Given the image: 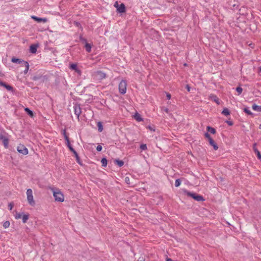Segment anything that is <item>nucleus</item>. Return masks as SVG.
I'll return each mask as SVG.
<instances>
[{
  "mask_svg": "<svg viewBox=\"0 0 261 261\" xmlns=\"http://www.w3.org/2000/svg\"><path fill=\"white\" fill-rule=\"evenodd\" d=\"M52 191L56 201L59 202H63L64 201V196L60 190L56 189L54 190L52 189Z\"/></svg>",
  "mask_w": 261,
  "mask_h": 261,
  "instance_id": "obj_1",
  "label": "nucleus"
},
{
  "mask_svg": "<svg viewBox=\"0 0 261 261\" xmlns=\"http://www.w3.org/2000/svg\"><path fill=\"white\" fill-rule=\"evenodd\" d=\"M27 198L29 204L31 206H34L35 205V201L34 199L33 195V191L31 189H28L27 190Z\"/></svg>",
  "mask_w": 261,
  "mask_h": 261,
  "instance_id": "obj_2",
  "label": "nucleus"
},
{
  "mask_svg": "<svg viewBox=\"0 0 261 261\" xmlns=\"http://www.w3.org/2000/svg\"><path fill=\"white\" fill-rule=\"evenodd\" d=\"M127 88V83L125 80H122L119 84V91L122 94L126 93Z\"/></svg>",
  "mask_w": 261,
  "mask_h": 261,
  "instance_id": "obj_3",
  "label": "nucleus"
},
{
  "mask_svg": "<svg viewBox=\"0 0 261 261\" xmlns=\"http://www.w3.org/2000/svg\"><path fill=\"white\" fill-rule=\"evenodd\" d=\"M205 138H206L210 144L212 146L215 150H217L218 149V146L216 143L214 141V140L211 138L210 134L207 133L204 134Z\"/></svg>",
  "mask_w": 261,
  "mask_h": 261,
  "instance_id": "obj_4",
  "label": "nucleus"
},
{
  "mask_svg": "<svg viewBox=\"0 0 261 261\" xmlns=\"http://www.w3.org/2000/svg\"><path fill=\"white\" fill-rule=\"evenodd\" d=\"M94 76L95 80L101 81L106 77V74L101 71H98L94 73Z\"/></svg>",
  "mask_w": 261,
  "mask_h": 261,
  "instance_id": "obj_5",
  "label": "nucleus"
},
{
  "mask_svg": "<svg viewBox=\"0 0 261 261\" xmlns=\"http://www.w3.org/2000/svg\"><path fill=\"white\" fill-rule=\"evenodd\" d=\"M17 150L20 153L27 155L29 153L28 149L22 144H19L17 147Z\"/></svg>",
  "mask_w": 261,
  "mask_h": 261,
  "instance_id": "obj_6",
  "label": "nucleus"
},
{
  "mask_svg": "<svg viewBox=\"0 0 261 261\" xmlns=\"http://www.w3.org/2000/svg\"><path fill=\"white\" fill-rule=\"evenodd\" d=\"M0 140L3 141L4 147L6 148L8 147L9 145V139L8 138L5 137L3 134H0Z\"/></svg>",
  "mask_w": 261,
  "mask_h": 261,
  "instance_id": "obj_7",
  "label": "nucleus"
},
{
  "mask_svg": "<svg viewBox=\"0 0 261 261\" xmlns=\"http://www.w3.org/2000/svg\"><path fill=\"white\" fill-rule=\"evenodd\" d=\"M31 17L32 19L38 22H43L45 23L47 21V19L46 18H39L35 16H32Z\"/></svg>",
  "mask_w": 261,
  "mask_h": 261,
  "instance_id": "obj_8",
  "label": "nucleus"
},
{
  "mask_svg": "<svg viewBox=\"0 0 261 261\" xmlns=\"http://www.w3.org/2000/svg\"><path fill=\"white\" fill-rule=\"evenodd\" d=\"M117 11L119 13H124L125 12V6L124 4L122 3L120 4L119 7H118Z\"/></svg>",
  "mask_w": 261,
  "mask_h": 261,
  "instance_id": "obj_9",
  "label": "nucleus"
},
{
  "mask_svg": "<svg viewBox=\"0 0 261 261\" xmlns=\"http://www.w3.org/2000/svg\"><path fill=\"white\" fill-rule=\"evenodd\" d=\"M210 97L211 99V100L215 101L217 104H218V105L220 104V99L217 96H216L214 94H211L210 96Z\"/></svg>",
  "mask_w": 261,
  "mask_h": 261,
  "instance_id": "obj_10",
  "label": "nucleus"
},
{
  "mask_svg": "<svg viewBox=\"0 0 261 261\" xmlns=\"http://www.w3.org/2000/svg\"><path fill=\"white\" fill-rule=\"evenodd\" d=\"M74 111L75 114L77 116V117L79 118L81 113V110L80 106H76L74 107Z\"/></svg>",
  "mask_w": 261,
  "mask_h": 261,
  "instance_id": "obj_11",
  "label": "nucleus"
},
{
  "mask_svg": "<svg viewBox=\"0 0 261 261\" xmlns=\"http://www.w3.org/2000/svg\"><path fill=\"white\" fill-rule=\"evenodd\" d=\"M67 145L70 149V151H71L75 155V157H76L77 159H79V156L77 153V152L75 151V150L73 148L72 146L70 145V142L67 143Z\"/></svg>",
  "mask_w": 261,
  "mask_h": 261,
  "instance_id": "obj_12",
  "label": "nucleus"
},
{
  "mask_svg": "<svg viewBox=\"0 0 261 261\" xmlns=\"http://www.w3.org/2000/svg\"><path fill=\"white\" fill-rule=\"evenodd\" d=\"M37 45L35 44L31 45L30 47V52L33 54L36 53L37 51Z\"/></svg>",
  "mask_w": 261,
  "mask_h": 261,
  "instance_id": "obj_13",
  "label": "nucleus"
},
{
  "mask_svg": "<svg viewBox=\"0 0 261 261\" xmlns=\"http://www.w3.org/2000/svg\"><path fill=\"white\" fill-rule=\"evenodd\" d=\"M11 61L13 63H18V64L22 63L23 64V62H24L23 60H21L19 59H16L15 58H12Z\"/></svg>",
  "mask_w": 261,
  "mask_h": 261,
  "instance_id": "obj_14",
  "label": "nucleus"
},
{
  "mask_svg": "<svg viewBox=\"0 0 261 261\" xmlns=\"http://www.w3.org/2000/svg\"><path fill=\"white\" fill-rule=\"evenodd\" d=\"M184 193L185 194H186L187 196L191 197L194 199V197L196 196V194L193 193H191L190 192H189L187 190L184 191Z\"/></svg>",
  "mask_w": 261,
  "mask_h": 261,
  "instance_id": "obj_15",
  "label": "nucleus"
},
{
  "mask_svg": "<svg viewBox=\"0 0 261 261\" xmlns=\"http://www.w3.org/2000/svg\"><path fill=\"white\" fill-rule=\"evenodd\" d=\"M134 118L138 122L143 121L140 115L138 113H136L134 115Z\"/></svg>",
  "mask_w": 261,
  "mask_h": 261,
  "instance_id": "obj_16",
  "label": "nucleus"
},
{
  "mask_svg": "<svg viewBox=\"0 0 261 261\" xmlns=\"http://www.w3.org/2000/svg\"><path fill=\"white\" fill-rule=\"evenodd\" d=\"M194 199L197 201H202L204 200L203 197L199 195H196V196L194 197Z\"/></svg>",
  "mask_w": 261,
  "mask_h": 261,
  "instance_id": "obj_17",
  "label": "nucleus"
},
{
  "mask_svg": "<svg viewBox=\"0 0 261 261\" xmlns=\"http://www.w3.org/2000/svg\"><path fill=\"white\" fill-rule=\"evenodd\" d=\"M252 109L253 110L257 111V112H261V106H257L256 105H253L252 106Z\"/></svg>",
  "mask_w": 261,
  "mask_h": 261,
  "instance_id": "obj_18",
  "label": "nucleus"
},
{
  "mask_svg": "<svg viewBox=\"0 0 261 261\" xmlns=\"http://www.w3.org/2000/svg\"><path fill=\"white\" fill-rule=\"evenodd\" d=\"M29 214H23V215H22V220L23 223H26L27 221H28V219H29Z\"/></svg>",
  "mask_w": 261,
  "mask_h": 261,
  "instance_id": "obj_19",
  "label": "nucleus"
},
{
  "mask_svg": "<svg viewBox=\"0 0 261 261\" xmlns=\"http://www.w3.org/2000/svg\"><path fill=\"white\" fill-rule=\"evenodd\" d=\"M0 85L4 86L8 90H12V89H13L12 87L11 86L7 85V84H6L4 83H2V82L1 83H0Z\"/></svg>",
  "mask_w": 261,
  "mask_h": 261,
  "instance_id": "obj_20",
  "label": "nucleus"
},
{
  "mask_svg": "<svg viewBox=\"0 0 261 261\" xmlns=\"http://www.w3.org/2000/svg\"><path fill=\"white\" fill-rule=\"evenodd\" d=\"M85 49L88 53H90L91 51V45L89 43H86L85 45Z\"/></svg>",
  "mask_w": 261,
  "mask_h": 261,
  "instance_id": "obj_21",
  "label": "nucleus"
},
{
  "mask_svg": "<svg viewBox=\"0 0 261 261\" xmlns=\"http://www.w3.org/2000/svg\"><path fill=\"white\" fill-rule=\"evenodd\" d=\"M206 129L207 131H208L209 132L213 134H215L216 133L215 129L211 126H207Z\"/></svg>",
  "mask_w": 261,
  "mask_h": 261,
  "instance_id": "obj_22",
  "label": "nucleus"
},
{
  "mask_svg": "<svg viewBox=\"0 0 261 261\" xmlns=\"http://www.w3.org/2000/svg\"><path fill=\"white\" fill-rule=\"evenodd\" d=\"M23 64L24 66L25 67V69L24 70V72L25 74H26L28 72L29 69V64L28 62H23Z\"/></svg>",
  "mask_w": 261,
  "mask_h": 261,
  "instance_id": "obj_23",
  "label": "nucleus"
},
{
  "mask_svg": "<svg viewBox=\"0 0 261 261\" xmlns=\"http://www.w3.org/2000/svg\"><path fill=\"white\" fill-rule=\"evenodd\" d=\"M222 114L225 116H228L230 115V112L227 108H224L222 112Z\"/></svg>",
  "mask_w": 261,
  "mask_h": 261,
  "instance_id": "obj_24",
  "label": "nucleus"
},
{
  "mask_svg": "<svg viewBox=\"0 0 261 261\" xmlns=\"http://www.w3.org/2000/svg\"><path fill=\"white\" fill-rule=\"evenodd\" d=\"M24 111L27 112L28 114L31 117L34 116L33 112L30 110L29 108H27L24 109Z\"/></svg>",
  "mask_w": 261,
  "mask_h": 261,
  "instance_id": "obj_25",
  "label": "nucleus"
},
{
  "mask_svg": "<svg viewBox=\"0 0 261 261\" xmlns=\"http://www.w3.org/2000/svg\"><path fill=\"white\" fill-rule=\"evenodd\" d=\"M98 127V130L99 132H101L103 130V126L100 122H98L97 124Z\"/></svg>",
  "mask_w": 261,
  "mask_h": 261,
  "instance_id": "obj_26",
  "label": "nucleus"
},
{
  "mask_svg": "<svg viewBox=\"0 0 261 261\" xmlns=\"http://www.w3.org/2000/svg\"><path fill=\"white\" fill-rule=\"evenodd\" d=\"M22 214L19 213H18L17 212H15V214H14V217L15 218V219H20L21 218H22Z\"/></svg>",
  "mask_w": 261,
  "mask_h": 261,
  "instance_id": "obj_27",
  "label": "nucleus"
},
{
  "mask_svg": "<svg viewBox=\"0 0 261 261\" xmlns=\"http://www.w3.org/2000/svg\"><path fill=\"white\" fill-rule=\"evenodd\" d=\"M101 163L102 166L106 167L107 165V160L106 158H102L101 159Z\"/></svg>",
  "mask_w": 261,
  "mask_h": 261,
  "instance_id": "obj_28",
  "label": "nucleus"
},
{
  "mask_svg": "<svg viewBox=\"0 0 261 261\" xmlns=\"http://www.w3.org/2000/svg\"><path fill=\"white\" fill-rule=\"evenodd\" d=\"M10 225V223L9 221H6L4 222L3 223V227L5 228H8V227H9Z\"/></svg>",
  "mask_w": 261,
  "mask_h": 261,
  "instance_id": "obj_29",
  "label": "nucleus"
},
{
  "mask_svg": "<svg viewBox=\"0 0 261 261\" xmlns=\"http://www.w3.org/2000/svg\"><path fill=\"white\" fill-rule=\"evenodd\" d=\"M116 162L119 167L122 166L124 164V162L121 160H116Z\"/></svg>",
  "mask_w": 261,
  "mask_h": 261,
  "instance_id": "obj_30",
  "label": "nucleus"
},
{
  "mask_svg": "<svg viewBox=\"0 0 261 261\" xmlns=\"http://www.w3.org/2000/svg\"><path fill=\"white\" fill-rule=\"evenodd\" d=\"M236 91L238 93V95H240L242 93L243 89L240 87H238L236 88Z\"/></svg>",
  "mask_w": 261,
  "mask_h": 261,
  "instance_id": "obj_31",
  "label": "nucleus"
},
{
  "mask_svg": "<svg viewBox=\"0 0 261 261\" xmlns=\"http://www.w3.org/2000/svg\"><path fill=\"white\" fill-rule=\"evenodd\" d=\"M180 181L179 179H177L175 181V186L176 187H179L180 185Z\"/></svg>",
  "mask_w": 261,
  "mask_h": 261,
  "instance_id": "obj_32",
  "label": "nucleus"
},
{
  "mask_svg": "<svg viewBox=\"0 0 261 261\" xmlns=\"http://www.w3.org/2000/svg\"><path fill=\"white\" fill-rule=\"evenodd\" d=\"M140 148L142 150H146L147 149V146L145 144H141L140 145Z\"/></svg>",
  "mask_w": 261,
  "mask_h": 261,
  "instance_id": "obj_33",
  "label": "nucleus"
},
{
  "mask_svg": "<svg viewBox=\"0 0 261 261\" xmlns=\"http://www.w3.org/2000/svg\"><path fill=\"white\" fill-rule=\"evenodd\" d=\"M13 206H14V204L12 202H11L8 205V207H9V209L11 211L13 208Z\"/></svg>",
  "mask_w": 261,
  "mask_h": 261,
  "instance_id": "obj_34",
  "label": "nucleus"
},
{
  "mask_svg": "<svg viewBox=\"0 0 261 261\" xmlns=\"http://www.w3.org/2000/svg\"><path fill=\"white\" fill-rule=\"evenodd\" d=\"M162 111H164L167 114H168L169 113V110L168 108L163 107L162 108Z\"/></svg>",
  "mask_w": 261,
  "mask_h": 261,
  "instance_id": "obj_35",
  "label": "nucleus"
},
{
  "mask_svg": "<svg viewBox=\"0 0 261 261\" xmlns=\"http://www.w3.org/2000/svg\"><path fill=\"white\" fill-rule=\"evenodd\" d=\"M244 112L245 113H246L247 114H252L251 112L249 110H248L247 108H245L244 109Z\"/></svg>",
  "mask_w": 261,
  "mask_h": 261,
  "instance_id": "obj_36",
  "label": "nucleus"
},
{
  "mask_svg": "<svg viewBox=\"0 0 261 261\" xmlns=\"http://www.w3.org/2000/svg\"><path fill=\"white\" fill-rule=\"evenodd\" d=\"M96 150L98 151H100L102 150V146L101 145H98L96 147Z\"/></svg>",
  "mask_w": 261,
  "mask_h": 261,
  "instance_id": "obj_37",
  "label": "nucleus"
},
{
  "mask_svg": "<svg viewBox=\"0 0 261 261\" xmlns=\"http://www.w3.org/2000/svg\"><path fill=\"white\" fill-rule=\"evenodd\" d=\"M256 154V155L257 156V158L259 160H260L261 159V154H260V152L259 151H257V152Z\"/></svg>",
  "mask_w": 261,
  "mask_h": 261,
  "instance_id": "obj_38",
  "label": "nucleus"
},
{
  "mask_svg": "<svg viewBox=\"0 0 261 261\" xmlns=\"http://www.w3.org/2000/svg\"><path fill=\"white\" fill-rule=\"evenodd\" d=\"M256 144H254L253 146V150L255 152V153L257 152V151H259L255 147Z\"/></svg>",
  "mask_w": 261,
  "mask_h": 261,
  "instance_id": "obj_39",
  "label": "nucleus"
},
{
  "mask_svg": "<svg viewBox=\"0 0 261 261\" xmlns=\"http://www.w3.org/2000/svg\"><path fill=\"white\" fill-rule=\"evenodd\" d=\"M147 128L150 130L151 131H155V129L152 127L151 126H147Z\"/></svg>",
  "mask_w": 261,
  "mask_h": 261,
  "instance_id": "obj_40",
  "label": "nucleus"
},
{
  "mask_svg": "<svg viewBox=\"0 0 261 261\" xmlns=\"http://www.w3.org/2000/svg\"><path fill=\"white\" fill-rule=\"evenodd\" d=\"M64 134H65V133H64ZM65 138L67 143L70 142L69 138L66 134H65Z\"/></svg>",
  "mask_w": 261,
  "mask_h": 261,
  "instance_id": "obj_41",
  "label": "nucleus"
},
{
  "mask_svg": "<svg viewBox=\"0 0 261 261\" xmlns=\"http://www.w3.org/2000/svg\"><path fill=\"white\" fill-rule=\"evenodd\" d=\"M166 96H167V98L168 99H170L171 98V94L169 93H166Z\"/></svg>",
  "mask_w": 261,
  "mask_h": 261,
  "instance_id": "obj_42",
  "label": "nucleus"
},
{
  "mask_svg": "<svg viewBox=\"0 0 261 261\" xmlns=\"http://www.w3.org/2000/svg\"><path fill=\"white\" fill-rule=\"evenodd\" d=\"M114 7H115V8H117V9H118V7H119V4H118V2H116L115 3V4H114Z\"/></svg>",
  "mask_w": 261,
  "mask_h": 261,
  "instance_id": "obj_43",
  "label": "nucleus"
},
{
  "mask_svg": "<svg viewBox=\"0 0 261 261\" xmlns=\"http://www.w3.org/2000/svg\"><path fill=\"white\" fill-rule=\"evenodd\" d=\"M70 67H71V68H72L73 69H75L76 68V64H72V65H71Z\"/></svg>",
  "mask_w": 261,
  "mask_h": 261,
  "instance_id": "obj_44",
  "label": "nucleus"
},
{
  "mask_svg": "<svg viewBox=\"0 0 261 261\" xmlns=\"http://www.w3.org/2000/svg\"><path fill=\"white\" fill-rule=\"evenodd\" d=\"M227 124L229 125H233V123L232 121H227Z\"/></svg>",
  "mask_w": 261,
  "mask_h": 261,
  "instance_id": "obj_45",
  "label": "nucleus"
},
{
  "mask_svg": "<svg viewBox=\"0 0 261 261\" xmlns=\"http://www.w3.org/2000/svg\"><path fill=\"white\" fill-rule=\"evenodd\" d=\"M76 160H77V162L79 163V160H80L79 158L77 159L76 157Z\"/></svg>",
  "mask_w": 261,
  "mask_h": 261,
  "instance_id": "obj_46",
  "label": "nucleus"
},
{
  "mask_svg": "<svg viewBox=\"0 0 261 261\" xmlns=\"http://www.w3.org/2000/svg\"><path fill=\"white\" fill-rule=\"evenodd\" d=\"M259 72H261V67L259 68Z\"/></svg>",
  "mask_w": 261,
  "mask_h": 261,
  "instance_id": "obj_47",
  "label": "nucleus"
},
{
  "mask_svg": "<svg viewBox=\"0 0 261 261\" xmlns=\"http://www.w3.org/2000/svg\"><path fill=\"white\" fill-rule=\"evenodd\" d=\"M127 179H128V180L129 179V178L128 177H126L125 178V180L127 181Z\"/></svg>",
  "mask_w": 261,
  "mask_h": 261,
  "instance_id": "obj_48",
  "label": "nucleus"
},
{
  "mask_svg": "<svg viewBox=\"0 0 261 261\" xmlns=\"http://www.w3.org/2000/svg\"><path fill=\"white\" fill-rule=\"evenodd\" d=\"M259 128L261 129V124L259 125Z\"/></svg>",
  "mask_w": 261,
  "mask_h": 261,
  "instance_id": "obj_49",
  "label": "nucleus"
},
{
  "mask_svg": "<svg viewBox=\"0 0 261 261\" xmlns=\"http://www.w3.org/2000/svg\"><path fill=\"white\" fill-rule=\"evenodd\" d=\"M260 160H261V159H260Z\"/></svg>",
  "mask_w": 261,
  "mask_h": 261,
  "instance_id": "obj_50",
  "label": "nucleus"
}]
</instances>
